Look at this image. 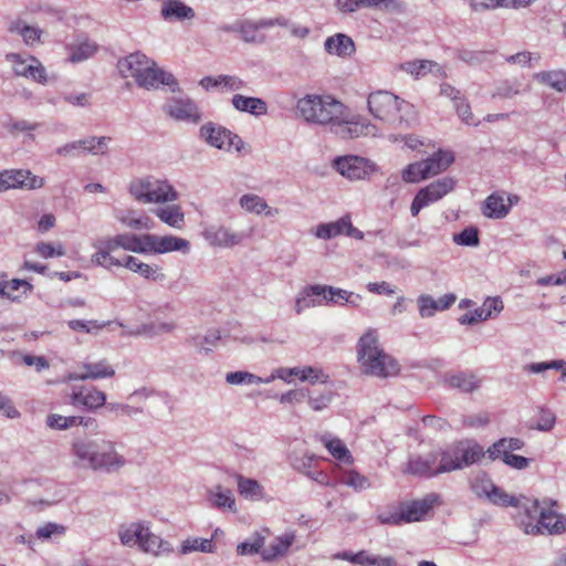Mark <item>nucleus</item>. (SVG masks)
<instances>
[{
  "label": "nucleus",
  "instance_id": "nucleus-1",
  "mask_svg": "<svg viewBox=\"0 0 566 566\" xmlns=\"http://www.w3.org/2000/svg\"><path fill=\"white\" fill-rule=\"evenodd\" d=\"M296 112L307 123L328 125L342 139L375 134L374 125L349 117L347 107L328 94H306L297 101Z\"/></svg>",
  "mask_w": 566,
  "mask_h": 566
},
{
  "label": "nucleus",
  "instance_id": "nucleus-2",
  "mask_svg": "<svg viewBox=\"0 0 566 566\" xmlns=\"http://www.w3.org/2000/svg\"><path fill=\"white\" fill-rule=\"evenodd\" d=\"M118 70L124 77H133L144 88H158L160 85L178 88L176 78L157 67L145 54L136 52L118 61Z\"/></svg>",
  "mask_w": 566,
  "mask_h": 566
},
{
  "label": "nucleus",
  "instance_id": "nucleus-3",
  "mask_svg": "<svg viewBox=\"0 0 566 566\" xmlns=\"http://www.w3.org/2000/svg\"><path fill=\"white\" fill-rule=\"evenodd\" d=\"M357 358L368 375L387 378L399 373L398 363L380 347L376 329L369 328L360 336Z\"/></svg>",
  "mask_w": 566,
  "mask_h": 566
},
{
  "label": "nucleus",
  "instance_id": "nucleus-4",
  "mask_svg": "<svg viewBox=\"0 0 566 566\" xmlns=\"http://www.w3.org/2000/svg\"><path fill=\"white\" fill-rule=\"evenodd\" d=\"M367 104L370 114L375 118L388 123L407 122L409 117L416 114L412 104L384 90L370 93Z\"/></svg>",
  "mask_w": 566,
  "mask_h": 566
},
{
  "label": "nucleus",
  "instance_id": "nucleus-5",
  "mask_svg": "<svg viewBox=\"0 0 566 566\" xmlns=\"http://www.w3.org/2000/svg\"><path fill=\"white\" fill-rule=\"evenodd\" d=\"M149 234L122 233L99 242L97 251L92 255V262L107 270L112 269V258L119 249L135 253H149Z\"/></svg>",
  "mask_w": 566,
  "mask_h": 566
},
{
  "label": "nucleus",
  "instance_id": "nucleus-6",
  "mask_svg": "<svg viewBox=\"0 0 566 566\" xmlns=\"http://www.w3.org/2000/svg\"><path fill=\"white\" fill-rule=\"evenodd\" d=\"M556 505V502H552V506L547 509L538 507V502L535 501L531 504L530 507H525V514L527 517L536 516L538 514V520L536 523L526 522L521 520V524L524 527V532L526 534L538 535V534H549V535H559L566 532V515L558 513L553 506Z\"/></svg>",
  "mask_w": 566,
  "mask_h": 566
},
{
  "label": "nucleus",
  "instance_id": "nucleus-7",
  "mask_svg": "<svg viewBox=\"0 0 566 566\" xmlns=\"http://www.w3.org/2000/svg\"><path fill=\"white\" fill-rule=\"evenodd\" d=\"M119 538L125 546L137 545L143 552L155 556L172 552L171 545L149 531L143 523H132L119 531Z\"/></svg>",
  "mask_w": 566,
  "mask_h": 566
},
{
  "label": "nucleus",
  "instance_id": "nucleus-8",
  "mask_svg": "<svg viewBox=\"0 0 566 566\" xmlns=\"http://www.w3.org/2000/svg\"><path fill=\"white\" fill-rule=\"evenodd\" d=\"M129 192L137 201L144 203L172 202L178 198L177 191L168 181L153 177L133 180Z\"/></svg>",
  "mask_w": 566,
  "mask_h": 566
},
{
  "label": "nucleus",
  "instance_id": "nucleus-9",
  "mask_svg": "<svg viewBox=\"0 0 566 566\" xmlns=\"http://www.w3.org/2000/svg\"><path fill=\"white\" fill-rule=\"evenodd\" d=\"M453 161L451 151L438 150L426 160L409 164L402 170V179L406 182H419L447 170Z\"/></svg>",
  "mask_w": 566,
  "mask_h": 566
},
{
  "label": "nucleus",
  "instance_id": "nucleus-10",
  "mask_svg": "<svg viewBox=\"0 0 566 566\" xmlns=\"http://www.w3.org/2000/svg\"><path fill=\"white\" fill-rule=\"evenodd\" d=\"M454 186L455 180L453 178L444 177L420 189L412 200L411 214L417 217L421 209L442 199L454 189Z\"/></svg>",
  "mask_w": 566,
  "mask_h": 566
},
{
  "label": "nucleus",
  "instance_id": "nucleus-11",
  "mask_svg": "<svg viewBox=\"0 0 566 566\" xmlns=\"http://www.w3.org/2000/svg\"><path fill=\"white\" fill-rule=\"evenodd\" d=\"M6 60L11 63L17 76H22L39 84L48 83V74L43 64L33 55L22 56L19 53H9Z\"/></svg>",
  "mask_w": 566,
  "mask_h": 566
},
{
  "label": "nucleus",
  "instance_id": "nucleus-12",
  "mask_svg": "<svg viewBox=\"0 0 566 566\" xmlns=\"http://www.w3.org/2000/svg\"><path fill=\"white\" fill-rule=\"evenodd\" d=\"M334 168L349 180H363L369 178L376 171V165L359 156H343L334 160Z\"/></svg>",
  "mask_w": 566,
  "mask_h": 566
},
{
  "label": "nucleus",
  "instance_id": "nucleus-13",
  "mask_svg": "<svg viewBox=\"0 0 566 566\" xmlns=\"http://www.w3.org/2000/svg\"><path fill=\"white\" fill-rule=\"evenodd\" d=\"M200 134L211 146L227 151H240L243 146V142L239 136L220 126L203 125L200 128Z\"/></svg>",
  "mask_w": 566,
  "mask_h": 566
},
{
  "label": "nucleus",
  "instance_id": "nucleus-14",
  "mask_svg": "<svg viewBox=\"0 0 566 566\" xmlns=\"http://www.w3.org/2000/svg\"><path fill=\"white\" fill-rule=\"evenodd\" d=\"M306 296H322L326 304H352L357 306L361 297L353 292L329 285H308L304 289Z\"/></svg>",
  "mask_w": 566,
  "mask_h": 566
},
{
  "label": "nucleus",
  "instance_id": "nucleus-15",
  "mask_svg": "<svg viewBox=\"0 0 566 566\" xmlns=\"http://www.w3.org/2000/svg\"><path fill=\"white\" fill-rule=\"evenodd\" d=\"M115 376V369L113 365L106 359H99L96 361H84L77 366V369L69 375L71 380H97L112 378Z\"/></svg>",
  "mask_w": 566,
  "mask_h": 566
},
{
  "label": "nucleus",
  "instance_id": "nucleus-16",
  "mask_svg": "<svg viewBox=\"0 0 566 566\" xmlns=\"http://www.w3.org/2000/svg\"><path fill=\"white\" fill-rule=\"evenodd\" d=\"M111 140V137H88L86 139L75 140L72 143H67L56 149V154L60 156H76L82 153H91V154H104V150H102L104 147H106L107 143Z\"/></svg>",
  "mask_w": 566,
  "mask_h": 566
},
{
  "label": "nucleus",
  "instance_id": "nucleus-17",
  "mask_svg": "<svg viewBox=\"0 0 566 566\" xmlns=\"http://www.w3.org/2000/svg\"><path fill=\"white\" fill-rule=\"evenodd\" d=\"M438 496L430 494L421 500L400 502L403 524L420 522L432 511Z\"/></svg>",
  "mask_w": 566,
  "mask_h": 566
},
{
  "label": "nucleus",
  "instance_id": "nucleus-18",
  "mask_svg": "<svg viewBox=\"0 0 566 566\" xmlns=\"http://www.w3.org/2000/svg\"><path fill=\"white\" fill-rule=\"evenodd\" d=\"M1 172L7 181V190L15 188L39 189L44 186V179L28 169H7Z\"/></svg>",
  "mask_w": 566,
  "mask_h": 566
},
{
  "label": "nucleus",
  "instance_id": "nucleus-19",
  "mask_svg": "<svg viewBox=\"0 0 566 566\" xmlns=\"http://www.w3.org/2000/svg\"><path fill=\"white\" fill-rule=\"evenodd\" d=\"M70 398L73 406L88 410L98 409L106 402V394L95 387H78L72 391Z\"/></svg>",
  "mask_w": 566,
  "mask_h": 566
},
{
  "label": "nucleus",
  "instance_id": "nucleus-20",
  "mask_svg": "<svg viewBox=\"0 0 566 566\" xmlns=\"http://www.w3.org/2000/svg\"><path fill=\"white\" fill-rule=\"evenodd\" d=\"M149 253L163 254L174 251H189V242L175 235L158 237L149 234Z\"/></svg>",
  "mask_w": 566,
  "mask_h": 566
},
{
  "label": "nucleus",
  "instance_id": "nucleus-21",
  "mask_svg": "<svg viewBox=\"0 0 566 566\" xmlns=\"http://www.w3.org/2000/svg\"><path fill=\"white\" fill-rule=\"evenodd\" d=\"M199 84L207 91L237 92L245 87V82L235 75L222 74L218 76H205Z\"/></svg>",
  "mask_w": 566,
  "mask_h": 566
},
{
  "label": "nucleus",
  "instance_id": "nucleus-22",
  "mask_svg": "<svg viewBox=\"0 0 566 566\" xmlns=\"http://www.w3.org/2000/svg\"><path fill=\"white\" fill-rule=\"evenodd\" d=\"M124 464V460L119 457L112 442L102 441L97 444L95 455L93 457V469L105 468L107 470L119 468Z\"/></svg>",
  "mask_w": 566,
  "mask_h": 566
},
{
  "label": "nucleus",
  "instance_id": "nucleus-23",
  "mask_svg": "<svg viewBox=\"0 0 566 566\" xmlns=\"http://www.w3.org/2000/svg\"><path fill=\"white\" fill-rule=\"evenodd\" d=\"M167 114L178 120H191L197 123L200 119V113L197 105L190 99L172 101L166 106Z\"/></svg>",
  "mask_w": 566,
  "mask_h": 566
},
{
  "label": "nucleus",
  "instance_id": "nucleus-24",
  "mask_svg": "<svg viewBox=\"0 0 566 566\" xmlns=\"http://www.w3.org/2000/svg\"><path fill=\"white\" fill-rule=\"evenodd\" d=\"M295 541L294 533H286L283 536H277L261 552L264 560H273L284 556Z\"/></svg>",
  "mask_w": 566,
  "mask_h": 566
},
{
  "label": "nucleus",
  "instance_id": "nucleus-25",
  "mask_svg": "<svg viewBox=\"0 0 566 566\" xmlns=\"http://www.w3.org/2000/svg\"><path fill=\"white\" fill-rule=\"evenodd\" d=\"M232 105L237 111L249 113L254 116H261L268 113V105L265 101L259 97H248L241 94H235L232 97Z\"/></svg>",
  "mask_w": 566,
  "mask_h": 566
},
{
  "label": "nucleus",
  "instance_id": "nucleus-26",
  "mask_svg": "<svg viewBox=\"0 0 566 566\" xmlns=\"http://www.w3.org/2000/svg\"><path fill=\"white\" fill-rule=\"evenodd\" d=\"M511 203H505V198L499 192L490 195L482 207V212L488 218L501 219L510 212Z\"/></svg>",
  "mask_w": 566,
  "mask_h": 566
},
{
  "label": "nucleus",
  "instance_id": "nucleus-27",
  "mask_svg": "<svg viewBox=\"0 0 566 566\" xmlns=\"http://www.w3.org/2000/svg\"><path fill=\"white\" fill-rule=\"evenodd\" d=\"M324 45L329 54L338 56H348L355 51L354 41L343 33L327 38Z\"/></svg>",
  "mask_w": 566,
  "mask_h": 566
},
{
  "label": "nucleus",
  "instance_id": "nucleus-28",
  "mask_svg": "<svg viewBox=\"0 0 566 566\" xmlns=\"http://www.w3.org/2000/svg\"><path fill=\"white\" fill-rule=\"evenodd\" d=\"M319 441L328 450L333 458L347 464L353 463L354 459L352 453L339 438L323 434L319 437Z\"/></svg>",
  "mask_w": 566,
  "mask_h": 566
},
{
  "label": "nucleus",
  "instance_id": "nucleus-29",
  "mask_svg": "<svg viewBox=\"0 0 566 566\" xmlns=\"http://www.w3.org/2000/svg\"><path fill=\"white\" fill-rule=\"evenodd\" d=\"M437 458H433L432 453L427 458L416 457L411 458L406 467V472L421 476L437 475L436 469Z\"/></svg>",
  "mask_w": 566,
  "mask_h": 566
},
{
  "label": "nucleus",
  "instance_id": "nucleus-30",
  "mask_svg": "<svg viewBox=\"0 0 566 566\" xmlns=\"http://www.w3.org/2000/svg\"><path fill=\"white\" fill-rule=\"evenodd\" d=\"M31 289L32 285L28 281L19 279L7 280L6 275L2 274L3 293H1V297L11 301H20Z\"/></svg>",
  "mask_w": 566,
  "mask_h": 566
},
{
  "label": "nucleus",
  "instance_id": "nucleus-31",
  "mask_svg": "<svg viewBox=\"0 0 566 566\" xmlns=\"http://www.w3.org/2000/svg\"><path fill=\"white\" fill-rule=\"evenodd\" d=\"M454 450L458 461L461 463V469L480 461L484 457L483 448L478 443L460 442L454 446Z\"/></svg>",
  "mask_w": 566,
  "mask_h": 566
},
{
  "label": "nucleus",
  "instance_id": "nucleus-32",
  "mask_svg": "<svg viewBox=\"0 0 566 566\" xmlns=\"http://www.w3.org/2000/svg\"><path fill=\"white\" fill-rule=\"evenodd\" d=\"M239 494L250 501H261L264 499L263 486L254 479L245 478L241 474L235 475Z\"/></svg>",
  "mask_w": 566,
  "mask_h": 566
},
{
  "label": "nucleus",
  "instance_id": "nucleus-33",
  "mask_svg": "<svg viewBox=\"0 0 566 566\" xmlns=\"http://www.w3.org/2000/svg\"><path fill=\"white\" fill-rule=\"evenodd\" d=\"M207 238L213 245L231 248L241 243L243 235L234 233L224 227L209 230Z\"/></svg>",
  "mask_w": 566,
  "mask_h": 566
},
{
  "label": "nucleus",
  "instance_id": "nucleus-34",
  "mask_svg": "<svg viewBox=\"0 0 566 566\" xmlns=\"http://www.w3.org/2000/svg\"><path fill=\"white\" fill-rule=\"evenodd\" d=\"M154 213L163 221L175 229H182L185 226V214L179 205H170L165 208H157Z\"/></svg>",
  "mask_w": 566,
  "mask_h": 566
},
{
  "label": "nucleus",
  "instance_id": "nucleus-35",
  "mask_svg": "<svg viewBox=\"0 0 566 566\" xmlns=\"http://www.w3.org/2000/svg\"><path fill=\"white\" fill-rule=\"evenodd\" d=\"M334 398V391L329 388H307V400L308 407L314 411H322L331 405Z\"/></svg>",
  "mask_w": 566,
  "mask_h": 566
},
{
  "label": "nucleus",
  "instance_id": "nucleus-36",
  "mask_svg": "<svg viewBox=\"0 0 566 566\" xmlns=\"http://www.w3.org/2000/svg\"><path fill=\"white\" fill-rule=\"evenodd\" d=\"M240 205L248 212L256 214L264 213L265 216H274L279 213L277 209L270 208L263 198L253 193L242 196Z\"/></svg>",
  "mask_w": 566,
  "mask_h": 566
},
{
  "label": "nucleus",
  "instance_id": "nucleus-37",
  "mask_svg": "<svg viewBox=\"0 0 566 566\" xmlns=\"http://www.w3.org/2000/svg\"><path fill=\"white\" fill-rule=\"evenodd\" d=\"M91 419L85 420L78 416H61L57 413H51L46 417V426L53 430H66L75 426H88Z\"/></svg>",
  "mask_w": 566,
  "mask_h": 566
},
{
  "label": "nucleus",
  "instance_id": "nucleus-38",
  "mask_svg": "<svg viewBox=\"0 0 566 566\" xmlns=\"http://www.w3.org/2000/svg\"><path fill=\"white\" fill-rule=\"evenodd\" d=\"M9 31L12 33L20 34L23 39V42L29 46L39 43L42 34L41 29L29 25L22 20H17L12 22L9 27Z\"/></svg>",
  "mask_w": 566,
  "mask_h": 566
},
{
  "label": "nucleus",
  "instance_id": "nucleus-39",
  "mask_svg": "<svg viewBox=\"0 0 566 566\" xmlns=\"http://www.w3.org/2000/svg\"><path fill=\"white\" fill-rule=\"evenodd\" d=\"M527 90L526 85L517 80H504L497 83L492 97L494 98H513L514 96L524 93Z\"/></svg>",
  "mask_w": 566,
  "mask_h": 566
},
{
  "label": "nucleus",
  "instance_id": "nucleus-40",
  "mask_svg": "<svg viewBox=\"0 0 566 566\" xmlns=\"http://www.w3.org/2000/svg\"><path fill=\"white\" fill-rule=\"evenodd\" d=\"M161 14L169 21H181L195 17L193 10L184 2H167L161 9Z\"/></svg>",
  "mask_w": 566,
  "mask_h": 566
},
{
  "label": "nucleus",
  "instance_id": "nucleus-41",
  "mask_svg": "<svg viewBox=\"0 0 566 566\" xmlns=\"http://www.w3.org/2000/svg\"><path fill=\"white\" fill-rule=\"evenodd\" d=\"M432 455L437 458V474L461 469V463L458 461L454 447L446 451L434 452Z\"/></svg>",
  "mask_w": 566,
  "mask_h": 566
},
{
  "label": "nucleus",
  "instance_id": "nucleus-42",
  "mask_svg": "<svg viewBox=\"0 0 566 566\" xmlns=\"http://www.w3.org/2000/svg\"><path fill=\"white\" fill-rule=\"evenodd\" d=\"M66 49L70 52L69 61L78 63L93 56L97 51V45L85 40L76 44H70Z\"/></svg>",
  "mask_w": 566,
  "mask_h": 566
},
{
  "label": "nucleus",
  "instance_id": "nucleus-43",
  "mask_svg": "<svg viewBox=\"0 0 566 566\" xmlns=\"http://www.w3.org/2000/svg\"><path fill=\"white\" fill-rule=\"evenodd\" d=\"M379 524L399 526L403 524L402 511L400 502L398 504L388 505L378 511L376 515Z\"/></svg>",
  "mask_w": 566,
  "mask_h": 566
},
{
  "label": "nucleus",
  "instance_id": "nucleus-44",
  "mask_svg": "<svg viewBox=\"0 0 566 566\" xmlns=\"http://www.w3.org/2000/svg\"><path fill=\"white\" fill-rule=\"evenodd\" d=\"M447 381L449 386L458 388L464 392H471L480 386V380L474 375H467L463 373L451 375Z\"/></svg>",
  "mask_w": 566,
  "mask_h": 566
},
{
  "label": "nucleus",
  "instance_id": "nucleus-45",
  "mask_svg": "<svg viewBox=\"0 0 566 566\" xmlns=\"http://www.w3.org/2000/svg\"><path fill=\"white\" fill-rule=\"evenodd\" d=\"M274 22L272 20H260L256 23L242 22L240 24L239 32L241 38L247 42L259 41V30L263 28L272 27Z\"/></svg>",
  "mask_w": 566,
  "mask_h": 566
},
{
  "label": "nucleus",
  "instance_id": "nucleus-46",
  "mask_svg": "<svg viewBox=\"0 0 566 566\" xmlns=\"http://www.w3.org/2000/svg\"><path fill=\"white\" fill-rule=\"evenodd\" d=\"M210 500L214 506L219 509H229L235 511V500L230 490H224L221 485H217L213 491L210 492Z\"/></svg>",
  "mask_w": 566,
  "mask_h": 566
},
{
  "label": "nucleus",
  "instance_id": "nucleus-47",
  "mask_svg": "<svg viewBox=\"0 0 566 566\" xmlns=\"http://www.w3.org/2000/svg\"><path fill=\"white\" fill-rule=\"evenodd\" d=\"M488 489L489 491L483 490V493L492 503L502 506H517L518 501L514 496L506 494L502 489L494 484H488Z\"/></svg>",
  "mask_w": 566,
  "mask_h": 566
},
{
  "label": "nucleus",
  "instance_id": "nucleus-48",
  "mask_svg": "<svg viewBox=\"0 0 566 566\" xmlns=\"http://www.w3.org/2000/svg\"><path fill=\"white\" fill-rule=\"evenodd\" d=\"M97 442L94 441H75L72 450L74 455L82 462H87L92 468L93 457L97 449Z\"/></svg>",
  "mask_w": 566,
  "mask_h": 566
},
{
  "label": "nucleus",
  "instance_id": "nucleus-49",
  "mask_svg": "<svg viewBox=\"0 0 566 566\" xmlns=\"http://www.w3.org/2000/svg\"><path fill=\"white\" fill-rule=\"evenodd\" d=\"M524 447V441L518 438H503L495 442L488 452L490 457H499V452L506 451L507 454Z\"/></svg>",
  "mask_w": 566,
  "mask_h": 566
},
{
  "label": "nucleus",
  "instance_id": "nucleus-50",
  "mask_svg": "<svg viewBox=\"0 0 566 566\" xmlns=\"http://www.w3.org/2000/svg\"><path fill=\"white\" fill-rule=\"evenodd\" d=\"M525 369L530 373H543L548 369H555L562 373L560 379L566 381V361L563 359L552 360V361H543V363H533L525 367Z\"/></svg>",
  "mask_w": 566,
  "mask_h": 566
},
{
  "label": "nucleus",
  "instance_id": "nucleus-51",
  "mask_svg": "<svg viewBox=\"0 0 566 566\" xmlns=\"http://www.w3.org/2000/svg\"><path fill=\"white\" fill-rule=\"evenodd\" d=\"M344 226L346 224L345 218L331 223H322L316 228V237L322 239H331L344 233Z\"/></svg>",
  "mask_w": 566,
  "mask_h": 566
},
{
  "label": "nucleus",
  "instance_id": "nucleus-52",
  "mask_svg": "<svg viewBox=\"0 0 566 566\" xmlns=\"http://www.w3.org/2000/svg\"><path fill=\"white\" fill-rule=\"evenodd\" d=\"M211 539L206 538H187L181 545V553L187 554L195 551L211 552L212 551Z\"/></svg>",
  "mask_w": 566,
  "mask_h": 566
},
{
  "label": "nucleus",
  "instance_id": "nucleus-53",
  "mask_svg": "<svg viewBox=\"0 0 566 566\" xmlns=\"http://www.w3.org/2000/svg\"><path fill=\"white\" fill-rule=\"evenodd\" d=\"M504 308L503 302L500 297H488L480 306L483 317L492 318L497 316Z\"/></svg>",
  "mask_w": 566,
  "mask_h": 566
},
{
  "label": "nucleus",
  "instance_id": "nucleus-54",
  "mask_svg": "<svg viewBox=\"0 0 566 566\" xmlns=\"http://www.w3.org/2000/svg\"><path fill=\"white\" fill-rule=\"evenodd\" d=\"M490 458L493 460L501 459L505 464H507L511 468L517 469V470L525 469L530 464V459L522 457V455H516L513 453L507 454L506 451L499 452V457H490Z\"/></svg>",
  "mask_w": 566,
  "mask_h": 566
},
{
  "label": "nucleus",
  "instance_id": "nucleus-55",
  "mask_svg": "<svg viewBox=\"0 0 566 566\" xmlns=\"http://www.w3.org/2000/svg\"><path fill=\"white\" fill-rule=\"evenodd\" d=\"M342 482L357 491L367 489L370 485L366 476L354 470L346 472L342 479Z\"/></svg>",
  "mask_w": 566,
  "mask_h": 566
},
{
  "label": "nucleus",
  "instance_id": "nucleus-56",
  "mask_svg": "<svg viewBox=\"0 0 566 566\" xmlns=\"http://www.w3.org/2000/svg\"><path fill=\"white\" fill-rule=\"evenodd\" d=\"M65 531H66V528L64 525L49 522V523H45L44 525L40 526L36 530L35 535L39 539L45 541V539L51 538L53 535H57V536L64 535Z\"/></svg>",
  "mask_w": 566,
  "mask_h": 566
},
{
  "label": "nucleus",
  "instance_id": "nucleus-57",
  "mask_svg": "<svg viewBox=\"0 0 566 566\" xmlns=\"http://www.w3.org/2000/svg\"><path fill=\"white\" fill-rule=\"evenodd\" d=\"M106 324L97 321L72 319L67 322V326L74 332L92 333L102 329Z\"/></svg>",
  "mask_w": 566,
  "mask_h": 566
},
{
  "label": "nucleus",
  "instance_id": "nucleus-58",
  "mask_svg": "<svg viewBox=\"0 0 566 566\" xmlns=\"http://www.w3.org/2000/svg\"><path fill=\"white\" fill-rule=\"evenodd\" d=\"M419 314L421 317H431L439 312L436 300L427 294L418 297Z\"/></svg>",
  "mask_w": 566,
  "mask_h": 566
},
{
  "label": "nucleus",
  "instance_id": "nucleus-59",
  "mask_svg": "<svg viewBox=\"0 0 566 566\" xmlns=\"http://www.w3.org/2000/svg\"><path fill=\"white\" fill-rule=\"evenodd\" d=\"M555 420V415L551 410L539 409L537 420L535 423L531 424V428L541 431H548L554 427Z\"/></svg>",
  "mask_w": 566,
  "mask_h": 566
},
{
  "label": "nucleus",
  "instance_id": "nucleus-60",
  "mask_svg": "<svg viewBox=\"0 0 566 566\" xmlns=\"http://www.w3.org/2000/svg\"><path fill=\"white\" fill-rule=\"evenodd\" d=\"M264 546V537L260 534H255L251 542H243L237 546L238 555H252L259 553Z\"/></svg>",
  "mask_w": 566,
  "mask_h": 566
},
{
  "label": "nucleus",
  "instance_id": "nucleus-61",
  "mask_svg": "<svg viewBox=\"0 0 566 566\" xmlns=\"http://www.w3.org/2000/svg\"><path fill=\"white\" fill-rule=\"evenodd\" d=\"M35 252L44 259L62 256L65 254L64 247L61 243H59L57 245H53L52 243L49 242L38 243L35 247Z\"/></svg>",
  "mask_w": 566,
  "mask_h": 566
},
{
  "label": "nucleus",
  "instance_id": "nucleus-62",
  "mask_svg": "<svg viewBox=\"0 0 566 566\" xmlns=\"http://www.w3.org/2000/svg\"><path fill=\"white\" fill-rule=\"evenodd\" d=\"M331 377L323 368L317 366H306V381L312 386L315 384L326 385Z\"/></svg>",
  "mask_w": 566,
  "mask_h": 566
},
{
  "label": "nucleus",
  "instance_id": "nucleus-63",
  "mask_svg": "<svg viewBox=\"0 0 566 566\" xmlns=\"http://www.w3.org/2000/svg\"><path fill=\"white\" fill-rule=\"evenodd\" d=\"M140 276L153 280V281H163L165 280V274L163 273V269L159 265H150L147 263H142L138 268L137 272Z\"/></svg>",
  "mask_w": 566,
  "mask_h": 566
},
{
  "label": "nucleus",
  "instance_id": "nucleus-64",
  "mask_svg": "<svg viewBox=\"0 0 566 566\" xmlns=\"http://www.w3.org/2000/svg\"><path fill=\"white\" fill-rule=\"evenodd\" d=\"M543 78L555 90L566 91V73L548 72L543 74Z\"/></svg>",
  "mask_w": 566,
  "mask_h": 566
}]
</instances>
